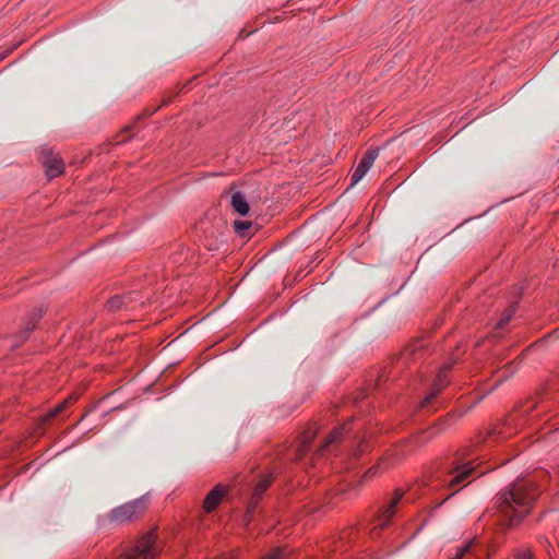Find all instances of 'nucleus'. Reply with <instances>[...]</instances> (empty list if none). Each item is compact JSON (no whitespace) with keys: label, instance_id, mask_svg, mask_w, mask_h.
<instances>
[{"label":"nucleus","instance_id":"9d476101","mask_svg":"<svg viewBox=\"0 0 559 559\" xmlns=\"http://www.w3.org/2000/svg\"><path fill=\"white\" fill-rule=\"evenodd\" d=\"M230 205L235 212L245 216L249 213V204L241 192H235L231 194Z\"/></svg>","mask_w":559,"mask_h":559},{"label":"nucleus","instance_id":"f257e3e1","mask_svg":"<svg viewBox=\"0 0 559 559\" xmlns=\"http://www.w3.org/2000/svg\"><path fill=\"white\" fill-rule=\"evenodd\" d=\"M539 475H545V473L540 472L536 475L519 477L508 489L497 496V514L502 523L512 526L528 514L539 495L537 488Z\"/></svg>","mask_w":559,"mask_h":559},{"label":"nucleus","instance_id":"9b49d317","mask_svg":"<svg viewBox=\"0 0 559 559\" xmlns=\"http://www.w3.org/2000/svg\"><path fill=\"white\" fill-rule=\"evenodd\" d=\"M224 496V491L221 487H215L205 498L204 500V509L206 512L213 511L216 506L221 502Z\"/></svg>","mask_w":559,"mask_h":559},{"label":"nucleus","instance_id":"a211bd4d","mask_svg":"<svg viewBox=\"0 0 559 559\" xmlns=\"http://www.w3.org/2000/svg\"><path fill=\"white\" fill-rule=\"evenodd\" d=\"M515 312V306L509 307L497 323L498 329H502L513 317Z\"/></svg>","mask_w":559,"mask_h":559},{"label":"nucleus","instance_id":"39448f33","mask_svg":"<svg viewBox=\"0 0 559 559\" xmlns=\"http://www.w3.org/2000/svg\"><path fill=\"white\" fill-rule=\"evenodd\" d=\"M485 556V548L479 543L472 540L461 547L452 559H483Z\"/></svg>","mask_w":559,"mask_h":559},{"label":"nucleus","instance_id":"6e6552de","mask_svg":"<svg viewBox=\"0 0 559 559\" xmlns=\"http://www.w3.org/2000/svg\"><path fill=\"white\" fill-rule=\"evenodd\" d=\"M45 173L49 179L59 176L63 171V162L58 156L46 157L43 162Z\"/></svg>","mask_w":559,"mask_h":559},{"label":"nucleus","instance_id":"f03ea898","mask_svg":"<svg viewBox=\"0 0 559 559\" xmlns=\"http://www.w3.org/2000/svg\"><path fill=\"white\" fill-rule=\"evenodd\" d=\"M481 464L475 463L474 460L465 461L460 454L438 468L432 475L430 486L433 489L453 490L444 500L457 492L463 486L462 484L469 477H478L486 473L480 469Z\"/></svg>","mask_w":559,"mask_h":559},{"label":"nucleus","instance_id":"20e7f679","mask_svg":"<svg viewBox=\"0 0 559 559\" xmlns=\"http://www.w3.org/2000/svg\"><path fill=\"white\" fill-rule=\"evenodd\" d=\"M377 156H378L377 151H369L364 155V157L360 159L359 164L357 165V167L355 168V170L352 175L350 186H355L365 177V175L371 168Z\"/></svg>","mask_w":559,"mask_h":559},{"label":"nucleus","instance_id":"2eb2a0df","mask_svg":"<svg viewBox=\"0 0 559 559\" xmlns=\"http://www.w3.org/2000/svg\"><path fill=\"white\" fill-rule=\"evenodd\" d=\"M345 431V426L335 428L332 433L329 436L326 441L323 443V445L319 449V454L323 455L324 452L329 449V447L334 443L335 441L340 440V438L343 436Z\"/></svg>","mask_w":559,"mask_h":559},{"label":"nucleus","instance_id":"f3484780","mask_svg":"<svg viewBox=\"0 0 559 559\" xmlns=\"http://www.w3.org/2000/svg\"><path fill=\"white\" fill-rule=\"evenodd\" d=\"M126 304L127 297L115 296L108 300L107 307L109 308V310L116 311L124 307Z\"/></svg>","mask_w":559,"mask_h":559},{"label":"nucleus","instance_id":"1a4fd4ad","mask_svg":"<svg viewBox=\"0 0 559 559\" xmlns=\"http://www.w3.org/2000/svg\"><path fill=\"white\" fill-rule=\"evenodd\" d=\"M449 369V367H443L439 374L437 376V379L433 383V391L427 395L424 400L423 406H428L429 403L433 400V397L442 390V388L448 383L445 379V372Z\"/></svg>","mask_w":559,"mask_h":559},{"label":"nucleus","instance_id":"4468645a","mask_svg":"<svg viewBox=\"0 0 559 559\" xmlns=\"http://www.w3.org/2000/svg\"><path fill=\"white\" fill-rule=\"evenodd\" d=\"M204 223H202L201 228L203 229L204 236L206 238L218 239V236H223L224 230L226 229L225 224L222 221H218L215 226L211 228H204Z\"/></svg>","mask_w":559,"mask_h":559},{"label":"nucleus","instance_id":"f8f14e48","mask_svg":"<svg viewBox=\"0 0 559 559\" xmlns=\"http://www.w3.org/2000/svg\"><path fill=\"white\" fill-rule=\"evenodd\" d=\"M314 435H316L314 431H306L302 435V437L300 439V443L296 450V459L301 460L304 457L309 444L311 443L312 439L314 438Z\"/></svg>","mask_w":559,"mask_h":559},{"label":"nucleus","instance_id":"412c9836","mask_svg":"<svg viewBox=\"0 0 559 559\" xmlns=\"http://www.w3.org/2000/svg\"><path fill=\"white\" fill-rule=\"evenodd\" d=\"M515 559H534L531 552L528 551H521L515 554Z\"/></svg>","mask_w":559,"mask_h":559},{"label":"nucleus","instance_id":"dca6fc26","mask_svg":"<svg viewBox=\"0 0 559 559\" xmlns=\"http://www.w3.org/2000/svg\"><path fill=\"white\" fill-rule=\"evenodd\" d=\"M251 226H252L251 222H248V221H235L234 222L235 231L241 237H246L249 235L248 231L250 230Z\"/></svg>","mask_w":559,"mask_h":559},{"label":"nucleus","instance_id":"aec40b11","mask_svg":"<svg viewBox=\"0 0 559 559\" xmlns=\"http://www.w3.org/2000/svg\"><path fill=\"white\" fill-rule=\"evenodd\" d=\"M67 405V401H64L63 403H61L60 405H58L53 411H51L49 414H48V417L49 418H53L56 417L59 413H61L64 407Z\"/></svg>","mask_w":559,"mask_h":559},{"label":"nucleus","instance_id":"0eeeda50","mask_svg":"<svg viewBox=\"0 0 559 559\" xmlns=\"http://www.w3.org/2000/svg\"><path fill=\"white\" fill-rule=\"evenodd\" d=\"M45 309L43 307L36 308L28 317L24 329L19 334V343L24 342L28 334L35 329L36 322L44 316Z\"/></svg>","mask_w":559,"mask_h":559},{"label":"nucleus","instance_id":"423d86ee","mask_svg":"<svg viewBox=\"0 0 559 559\" xmlns=\"http://www.w3.org/2000/svg\"><path fill=\"white\" fill-rule=\"evenodd\" d=\"M403 495L404 493L402 490H400V489L395 490L394 498L388 504V507L382 511L381 515H379V518H378V522H379L377 525L378 527H384L391 522V519L395 514L396 504L400 502Z\"/></svg>","mask_w":559,"mask_h":559},{"label":"nucleus","instance_id":"6ab92c4d","mask_svg":"<svg viewBox=\"0 0 559 559\" xmlns=\"http://www.w3.org/2000/svg\"><path fill=\"white\" fill-rule=\"evenodd\" d=\"M285 549L284 548H275L265 555L262 559H285Z\"/></svg>","mask_w":559,"mask_h":559},{"label":"nucleus","instance_id":"7ed1b4c3","mask_svg":"<svg viewBox=\"0 0 559 559\" xmlns=\"http://www.w3.org/2000/svg\"><path fill=\"white\" fill-rule=\"evenodd\" d=\"M146 508L147 500L141 497L112 509L108 519L111 523L123 524L138 519Z\"/></svg>","mask_w":559,"mask_h":559},{"label":"nucleus","instance_id":"ddd939ff","mask_svg":"<svg viewBox=\"0 0 559 559\" xmlns=\"http://www.w3.org/2000/svg\"><path fill=\"white\" fill-rule=\"evenodd\" d=\"M272 481V477L270 475L263 476L259 483L255 485L252 500L254 503L261 498L262 493L269 488L270 484Z\"/></svg>","mask_w":559,"mask_h":559},{"label":"nucleus","instance_id":"4be33fe9","mask_svg":"<svg viewBox=\"0 0 559 559\" xmlns=\"http://www.w3.org/2000/svg\"><path fill=\"white\" fill-rule=\"evenodd\" d=\"M376 473V467L368 471L367 476H372Z\"/></svg>","mask_w":559,"mask_h":559}]
</instances>
